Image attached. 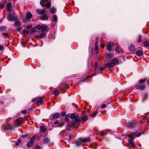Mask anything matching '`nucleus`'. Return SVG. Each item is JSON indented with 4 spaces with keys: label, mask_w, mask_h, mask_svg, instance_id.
I'll return each mask as SVG.
<instances>
[{
    "label": "nucleus",
    "mask_w": 149,
    "mask_h": 149,
    "mask_svg": "<svg viewBox=\"0 0 149 149\" xmlns=\"http://www.w3.org/2000/svg\"><path fill=\"white\" fill-rule=\"evenodd\" d=\"M35 28L39 30V32L40 33L39 35L36 36L37 38H44L45 37V32L47 31L48 29L47 26L44 24L37 25L35 26Z\"/></svg>",
    "instance_id": "1"
},
{
    "label": "nucleus",
    "mask_w": 149,
    "mask_h": 149,
    "mask_svg": "<svg viewBox=\"0 0 149 149\" xmlns=\"http://www.w3.org/2000/svg\"><path fill=\"white\" fill-rule=\"evenodd\" d=\"M70 118L72 120V122L71 123H68V126L71 127H73L76 123L81 122V118L79 117L78 114L77 113H73L70 115Z\"/></svg>",
    "instance_id": "2"
},
{
    "label": "nucleus",
    "mask_w": 149,
    "mask_h": 149,
    "mask_svg": "<svg viewBox=\"0 0 149 149\" xmlns=\"http://www.w3.org/2000/svg\"><path fill=\"white\" fill-rule=\"evenodd\" d=\"M15 13H13V15L11 14H9L7 17V19L8 21H15L18 19L17 16H15Z\"/></svg>",
    "instance_id": "3"
},
{
    "label": "nucleus",
    "mask_w": 149,
    "mask_h": 149,
    "mask_svg": "<svg viewBox=\"0 0 149 149\" xmlns=\"http://www.w3.org/2000/svg\"><path fill=\"white\" fill-rule=\"evenodd\" d=\"M48 1V0H41L40 1V4L42 6L44 7L45 6H46V7L49 8L51 6V3L49 2H47L46 4L45 3V2Z\"/></svg>",
    "instance_id": "4"
},
{
    "label": "nucleus",
    "mask_w": 149,
    "mask_h": 149,
    "mask_svg": "<svg viewBox=\"0 0 149 149\" xmlns=\"http://www.w3.org/2000/svg\"><path fill=\"white\" fill-rule=\"evenodd\" d=\"M40 135L42 136L45 137L46 136L45 132L47 130L46 128L43 126H41L40 127Z\"/></svg>",
    "instance_id": "5"
},
{
    "label": "nucleus",
    "mask_w": 149,
    "mask_h": 149,
    "mask_svg": "<svg viewBox=\"0 0 149 149\" xmlns=\"http://www.w3.org/2000/svg\"><path fill=\"white\" fill-rule=\"evenodd\" d=\"M35 139L36 136H34L31 138L29 141L27 143L26 146L28 148H29L33 145L35 141Z\"/></svg>",
    "instance_id": "6"
},
{
    "label": "nucleus",
    "mask_w": 149,
    "mask_h": 149,
    "mask_svg": "<svg viewBox=\"0 0 149 149\" xmlns=\"http://www.w3.org/2000/svg\"><path fill=\"white\" fill-rule=\"evenodd\" d=\"M113 45V43L111 41H110L107 45V49L109 51H111L112 50V47Z\"/></svg>",
    "instance_id": "7"
},
{
    "label": "nucleus",
    "mask_w": 149,
    "mask_h": 149,
    "mask_svg": "<svg viewBox=\"0 0 149 149\" xmlns=\"http://www.w3.org/2000/svg\"><path fill=\"white\" fill-rule=\"evenodd\" d=\"M32 15L31 13L27 12L26 14V18L23 20L24 22H26V21H29L32 17Z\"/></svg>",
    "instance_id": "8"
},
{
    "label": "nucleus",
    "mask_w": 149,
    "mask_h": 149,
    "mask_svg": "<svg viewBox=\"0 0 149 149\" xmlns=\"http://www.w3.org/2000/svg\"><path fill=\"white\" fill-rule=\"evenodd\" d=\"M79 140L80 141H81L82 142L84 143L90 141H91V139L89 137L85 138H84L80 137L79 138Z\"/></svg>",
    "instance_id": "9"
},
{
    "label": "nucleus",
    "mask_w": 149,
    "mask_h": 149,
    "mask_svg": "<svg viewBox=\"0 0 149 149\" xmlns=\"http://www.w3.org/2000/svg\"><path fill=\"white\" fill-rule=\"evenodd\" d=\"M60 114L59 113H56L54 114H52L50 116V118L51 119H56L60 116Z\"/></svg>",
    "instance_id": "10"
},
{
    "label": "nucleus",
    "mask_w": 149,
    "mask_h": 149,
    "mask_svg": "<svg viewBox=\"0 0 149 149\" xmlns=\"http://www.w3.org/2000/svg\"><path fill=\"white\" fill-rule=\"evenodd\" d=\"M50 142V140L49 139L47 138H45L41 140L40 143L42 144H44L49 143Z\"/></svg>",
    "instance_id": "11"
},
{
    "label": "nucleus",
    "mask_w": 149,
    "mask_h": 149,
    "mask_svg": "<svg viewBox=\"0 0 149 149\" xmlns=\"http://www.w3.org/2000/svg\"><path fill=\"white\" fill-rule=\"evenodd\" d=\"M111 63L114 65H118L119 64V62L118 59L116 58L113 59L111 60Z\"/></svg>",
    "instance_id": "12"
},
{
    "label": "nucleus",
    "mask_w": 149,
    "mask_h": 149,
    "mask_svg": "<svg viewBox=\"0 0 149 149\" xmlns=\"http://www.w3.org/2000/svg\"><path fill=\"white\" fill-rule=\"evenodd\" d=\"M135 88L137 89L143 90L145 88V86L144 85H137L135 86Z\"/></svg>",
    "instance_id": "13"
},
{
    "label": "nucleus",
    "mask_w": 149,
    "mask_h": 149,
    "mask_svg": "<svg viewBox=\"0 0 149 149\" xmlns=\"http://www.w3.org/2000/svg\"><path fill=\"white\" fill-rule=\"evenodd\" d=\"M135 126V124L132 122H130L128 123L127 125V126L129 128H133Z\"/></svg>",
    "instance_id": "14"
},
{
    "label": "nucleus",
    "mask_w": 149,
    "mask_h": 149,
    "mask_svg": "<svg viewBox=\"0 0 149 149\" xmlns=\"http://www.w3.org/2000/svg\"><path fill=\"white\" fill-rule=\"evenodd\" d=\"M55 125H58V127H61L64 125V123L63 122H61L58 121V120H56L54 122Z\"/></svg>",
    "instance_id": "15"
},
{
    "label": "nucleus",
    "mask_w": 149,
    "mask_h": 149,
    "mask_svg": "<svg viewBox=\"0 0 149 149\" xmlns=\"http://www.w3.org/2000/svg\"><path fill=\"white\" fill-rule=\"evenodd\" d=\"M45 10H44L38 9L36 10V12L39 15H42L45 13Z\"/></svg>",
    "instance_id": "16"
},
{
    "label": "nucleus",
    "mask_w": 149,
    "mask_h": 149,
    "mask_svg": "<svg viewBox=\"0 0 149 149\" xmlns=\"http://www.w3.org/2000/svg\"><path fill=\"white\" fill-rule=\"evenodd\" d=\"M12 7L11 4L10 3H8L6 6V8L8 12H10Z\"/></svg>",
    "instance_id": "17"
},
{
    "label": "nucleus",
    "mask_w": 149,
    "mask_h": 149,
    "mask_svg": "<svg viewBox=\"0 0 149 149\" xmlns=\"http://www.w3.org/2000/svg\"><path fill=\"white\" fill-rule=\"evenodd\" d=\"M43 102V100L42 98L41 97L38 98H36V102L37 103H40L41 104Z\"/></svg>",
    "instance_id": "18"
},
{
    "label": "nucleus",
    "mask_w": 149,
    "mask_h": 149,
    "mask_svg": "<svg viewBox=\"0 0 149 149\" xmlns=\"http://www.w3.org/2000/svg\"><path fill=\"white\" fill-rule=\"evenodd\" d=\"M129 48L130 50L131 51H134L135 49V46L134 45L132 44L130 45Z\"/></svg>",
    "instance_id": "19"
},
{
    "label": "nucleus",
    "mask_w": 149,
    "mask_h": 149,
    "mask_svg": "<svg viewBox=\"0 0 149 149\" xmlns=\"http://www.w3.org/2000/svg\"><path fill=\"white\" fill-rule=\"evenodd\" d=\"M49 18L47 15H44L40 17V19L42 20H47Z\"/></svg>",
    "instance_id": "20"
},
{
    "label": "nucleus",
    "mask_w": 149,
    "mask_h": 149,
    "mask_svg": "<svg viewBox=\"0 0 149 149\" xmlns=\"http://www.w3.org/2000/svg\"><path fill=\"white\" fill-rule=\"evenodd\" d=\"M113 65L110 62H108L107 64L105 65V66L109 68H110L113 67Z\"/></svg>",
    "instance_id": "21"
},
{
    "label": "nucleus",
    "mask_w": 149,
    "mask_h": 149,
    "mask_svg": "<svg viewBox=\"0 0 149 149\" xmlns=\"http://www.w3.org/2000/svg\"><path fill=\"white\" fill-rule=\"evenodd\" d=\"M114 54L111 53H109L107 54V57L109 58H110L113 57Z\"/></svg>",
    "instance_id": "22"
},
{
    "label": "nucleus",
    "mask_w": 149,
    "mask_h": 149,
    "mask_svg": "<svg viewBox=\"0 0 149 149\" xmlns=\"http://www.w3.org/2000/svg\"><path fill=\"white\" fill-rule=\"evenodd\" d=\"M15 22L14 23V25L16 26H20L21 24V22L20 21L17 20L15 21Z\"/></svg>",
    "instance_id": "23"
},
{
    "label": "nucleus",
    "mask_w": 149,
    "mask_h": 149,
    "mask_svg": "<svg viewBox=\"0 0 149 149\" xmlns=\"http://www.w3.org/2000/svg\"><path fill=\"white\" fill-rule=\"evenodd\" d=\"M143 54V51L141 50H138L136 52V54L138 55L141 56Z\"/></svg>",
    "instance_id": "24"
},
{
    "label": "nucleus",
    "mask_w": 149,
    "mask_h": 149,
    "mask_svg": "<svg viewBox=\"0 0 149 149\" xmlns=\"http://www.w3.org/2000/svg\"><path fill=\"white\" fill-rule=\"evenodd\" d=\"M50 12L53 14L56 11V9L55 8H53L50 10Z\"/></svg>",
    "instance_id": "25"
},
{
    "label": "nucleus",
    "mask_w": 149,
    "mask_h": 149,
    "mask_svg": "<svg viewBox=\"0 0 149 149\" xmlns=\"http://www.w3.org/2000/svg\"><path fill=\"white\" fill-rule=\"evenodd\" d=\"M59 90L58 89H56L54 91L52 94H54L55 95H57L58 94Z\"/></svg>",
    "instance_id": "26"
},
{
    "label": "nucleus",
    "mask_w": 149,
    "mask_h": 149,
    "mask_svg": "<svg viewBox=\"0 0 149 149\" xmlns=\"http://www.w3.org/2000/svg\"><path fill=\"white\" fill-rule=\"evenodd\" d=\"M81 118V120H88V116H84L83 117H80Z\"/></svg>",
    "instance_id": "27"
},
{
    "label": "nucleus",
    "mask_w": 149,
    "mask_h": 149,
    "mask_svg": "<svg viewBox=\"0 0 149 149\" xmlns=\"http://www.w3.org/2000/svg\"><path fill=\"white\" fill-rule=\"evenodd\" d=\"M6 29V27L5 26H2L0 27V31H2L5 30Z\"/></svg>",
    "instance_id": "28"
},
{
    "label": "nucleus",
    "mask_w": 149,
    "mask_h": 149,
    "mask_svg": "<svg viewBox=\"0 0 149 149\" xmlns=\"http://www.w3.org/2000/svg\"><path fill=\"white\" fill-rule=\"evenodd\" d=\"M146 81V79H141L139 80V82L140 84H143Z\"/></svg>",
    "instance_id": "29"
},
{
    "label": "nucleus",
    "mask_w": 149,
    "mask_h": 149,
    "mask_svg": "<svg viewBox=\"0 0 149 149\" xmlns=\"http://www.w3.org/2000/svg\"><path fill=\"white\" fill-rule=\"evenodd\" d=\"M144 45L146 47L149 46V42L147 41H145L144 42Z\"/></svg>",
    "instance_id": "30"
},
{
    "label": "nucleus",
    "mask_w": 149,
    "mask_h": 149,
    "mask_svg": "<svg viewBox=\"0 0 149 149\" xmlns=\"http://www.w3.org/2000/svg\"><path fill=\"white\" fill-rule=\"evenodd\" d=\"M98 112V111L97 110L94 113H93L92 114V116L93 117H95L96 116L97 114V113Z\"/></svg>",
    "instance_id": "31"
},
{
    "label": "nucleus",
    "mask_w": 149,
    "mask_h": 149,
    "mask_svg": "<svg viewBox=\"0 0 149 149\" xmlns=\"http://www.w3.org/2000/svg\"><path fill=\"white\" fill-rule=\"evenodd\" d=\"M136 134L135 133H134L131 134H127V136L128 137H130V138L133 137L135 136V134Z\"/></svg>",
    "instance_id": "32"
},
{
    "label": "nucleus",
    "mask_w": 149,
    "mask_h": 149,
    "mask_svg": "<svg viewBox=\"0 0 149 149\" xmlns=\"http://www.w3.org/2000/svg\"><path fill=\"white\" fill-rule=\"evenodd\" d=\"M53 18L54 20L55 21H56L57 20V17L56 15H54L53 16Z\"/></svg>",
    "instance_id": "33"
},
{
    "label": "nucleus",
    "mask_w": 149,
    "mask_h": 149,
    "mask_svg": "<svg viewBox=\"0 0 149 149\" xmlns=\"http://www.w3.org/2000/svg\"><path fill=\"white\" fill-rule=\"evenodd\" d=\"M131 144V146L133 147H136V145L134 144V143L133 141L131 142L130 143H129Z\"/></svg>",
    "instance_id": "34"
},
{
    "label": "nucleus",
    "mask_w": 149,
    "mask_h": 149,
    "mask_svg": "<svg viewBox=\"0 0 149 149\" xmlns=\"http://www.w3.org/2000/svg\"><path fill=\"white\" fill-rule=\"evenodd\" d=\"M142 37L140 35H139L138 36V42H140L141 41Z\"/></svg>",
    "instance_id": "35"
},
{
    "label": "nucleus",
    "mask_w": 149,
    "mask_h": 149,
    "mask_svg": "<svg viewBox=\"0 0 149 149\" xmlns=\"http://www.w3.org/2000/svg\"><path fill=\"white\" fill-rule=\"evenodd\" d=\"M134 139V138L133 137L130 138L128 140L129 143H130L131 142H133Z\"/></svg>",
    "instance_id": "36"
},
{
    "label": "nucleus",
    "mask_w": 149,
    "mask_h": 149,
    "mask_svg": "<svg viewBox=\"0 0 149 149\" xmlns=\"http://www.w3.org/2000/svg\"><path fill=\"white\" fill-rule=\"evenodd\" d=\"M36 32V29L34 28H32L31 29V32L34 33Z\"/></svg>",
    "instance_id": "37"
},
{
    "label": "nucleus",
    "mask_w": 149,
    "mask_h": 149,
    "mask_svg": "<svg viewBox=\"0 0 149 149\" xmlns=\"http://www.w3.org/2000/svg\"><path fill=\"white\" fill-rule=\"evenodd\" d=\"M148 97V95H145L144 97V98L143 100V102H144L147 99Z\"/></svg>",
    "instance_id": "38"
},
{
    "label": "nucleus",
    "mask_w": 149,
    "mask_h": 149,
    "mask_svg": "<svg viewBox=\"0 0 149 149\" xmlns=\"http://www.w3.org/2000/svg\"><path fill=\"white\" fill-rule=\"evenodd\" d=\"M107 105L106 104H103L101 108L102 109L105 108L107 107Z\"/></svg>",
    "instance_id": "39"
},
{
    "label": "nucleus",
    "mask_w": 149,
    "mask_h": 149,
    "mask_svg": "<svg viewBox=\"0 0 149 149\" xmlns=\"http://www.w3.org/2000/svg\"><path fill=\"white\" fill-rule=\"evenodd\" d=\"M115 50L118 53H120V52L119 51L118 48V47L116 48Z\"/></svg>",
    "instance_id": "40"
},
{
    "label": "nucleus",
    "mask_w": 149,
    "mask_h": 149,
    "mask_svg": "<svg viewBox=\"0 0 149 149\" xmlns=\"http://www.w3.org/2000/svg\"><path fill=\"white\" fill-rule=\"evenodd\" d=\"M32 27V25L31 24L28 25L27 26V29H31Z\"/></svg>",
    "instance_id": "41"
},
{
    "label": "nucleus",
    "mask_w": 149,
    "mask_h": 149,
    "mask_svg": "<svg viewBox=\"0 0 149 149\" xmlns=\"http://www.w3.org/2000/svg\"><path fill=\"white\" fill-rule=\"evenodd\" d=\"M21 113L23 114H25L26 113V110H22L21 111Z\"/></svg>",
    "instance_id": "42"
},
{
    "label": "nucleus",
    "mask_w": 149,
    "mask_h": 149,
    "mask_svg": "<svg viewBox=\"0 0 149 149\" xmlns=\"http://www.w3.org/2000/svg\"><path fill=\"white\" fill-rule=\"evenodd\" d=\"M2 35L5 37H7L8 36V33H2Z\"/></svg>",
    "instance_id": "43"
},
{
    "label": "nucleus",
    "mask_w": 149,
    "mask_h": 149,
    "mask_svg": "<svg viewBox=\"0 0 149 149\" xmlns=\"http://www.w3.org/2000/svg\"><path fill=\"white\" fill-rule=\"evenodd\" d=\"M98 49V47L97 45V43L95 44V51H97Z\"/></svg>",
    "instance_id": "44"
},
{
    "label": "nucleus",
    "mask_w": 149,
    "mask_h": 149,
    "mask_svg": "<svg viewBox=\"0 0 149 149\" xmlns=\"http://www.w3.org/2000/svg\"><path fill=\"white\" fill-rule=\"evenodd\" d=\"M101 134L102 135L104 136L106 135V134L104 132H101Z\"/></svg>",
    "instance_id": "45"
},
{
    "label": "nucleus",
    "mask_w": 149,
    "mask_h": 149,
    "mask_svg": "<svg viewBox=\"0 0 149 149\" xmlns=\"http://www.w3.org/2000/svg\"><path fill=\"white\" fill-rule=\"evenodd\" d=\"M4 6L3 4L2 3H0V8L2 9Z\"/></svg>",
    "instance_id": "46"
},
{
    "label": "nucleus",
    "mask_w": 149,
    "mask_h": 149,
    "mask_svg": "<svg viewBox=\"0 0 149 149\" xmlns=\"http://www.w3.org/2000/svg\"><path fill=\"white\" fill-rule=\"evenodd\" d=\"M101 47L103 49L104 47V43H101L100 45Z\"/></svg>",
    "instance_id": "47"
},
{
    "label": "nucleus",
    "mask_w": 149,
    "mask_h": 149,
    "mask_svg": "<svg viewBox=\"0 0 149 149\" xmlns=\"http://www.w3.org/2000/svg\"><path fill=\"white\" fill-rule=\"evenodd\" d=\"M68 120H69L68 117L67 116H66L65 117V121L66 122H67V121H68Z\"/></svg>",
    "instance_id": "48"
},
{
    "label": "nucleus",
    "mask_w": 149,
    "mask_h": 149,
    "mask_svg": "<svg viewBox=\"0 0 149 149\" xmlns=\"http://www.w3.org/2000/svg\"><path fill=\"white\" fill-rule=\"evenodd\" d=\"M41 148L40 146H36L35 149H40Z\"/></svg>",
    "instance_id": "49"
},
{
    "label": "nucleus",
    "mask_w": 149,
    "mask_h": 149,
    "mask_svg": "<svg viewBox=\"0 0 149 149\" xmlns=\"http://www.w3.org/2000/svg\"><path fill=\"white\" fill-rule=\"evenodd\" d=\"M27 135V134L22 135L21 136V137L22 138H25Z\"/></svg>",
    "instance_id": "50"
},
{
    "label": "nucleus",
    "mask_w": 149,
    "mask_h": 149,
    "mask_svg": "<svg viewBox=\"0 0 149 149\" xmlns=\"http://www.w3.org/2000/svg\"><path fill=\"white\" fill-rule=\"evenodd\" d=\"M0 50H3V47L2 45H0Z\"/></svg>",
    "instance_id": "51"
},
{
    "label": "nucleus",
    "mask_w": 149,
    "mask_h": 149,
    "mask_svg": "<svg viewBox=\"0 0 149 149\" xmlns=\"http://www.w3.org/2000/svg\"><path fill=\"white\" fill-rule=\"evenodd\" d=\"M65 111H63L62 112V116H64V115H65Z\"/></svg>",
    "instance_id": "52"
},
{
    "label": "nucleus",
    "mask_w": 149,
    "mask_h": 149,
    "mask_svg": "<svg viewBox=\"0 0 149 149\" xmlns=\"http://www.w3.org/2000/svg\"><path fill=\"white\" fill-rule=\"evenodd\" d=\"M35 101H36V99H33L32 100V102H35Z\"/></svg>",
    "instance_id": "53"
},
{
    "label": "nucleus",
    "mask_w": 149,
    "mask_h": 149,
    "mask_svg": "<svg viewBox=\"0 0 149 149\" xmlns=\"http://www.w3.org/2000/svg\"><path fill=\"white\" fill-rule=\"evenodd\" d=\"M141 133H138L137 135V136L138 137H139L140 136H141Z\"/></svg>",
    "instance_id": "54"
},
{
    "label": "nucleus",
    "mask_w": 149,
    "mask_h": 149,
    "mask_svg": "<svg viewBox=\"0 0 149 149\" xmlns=\"http://www.w3.org/2000/svg\"><path fill=\"white\" fill-rule=\"evenodd\" d=\"M97 67V63H96L95 66V68H96Z\"/></svg>",
    "instance_id": "55"
},
{
    "label": "nucleus",
    "mask_w": 149,
    "mask_h": 149,
    "mask_svg": "<svg viewBox=\"0 0 149 149\" xmlns=\"http://www.w3.org/2000/svg\"><path fill=\"white\" fill-rule=\"evenodd\" d=\"M19 143L17 142H15V145L16 146H17L18 144H19Z\"/></svg>",
    "instance_id": "56"
},
{
    "label": "nucleus",
    "mask_w": 149,
    "mask_h": 149,
    "mask_svg": "<svg viewBox=\"0 0 149 149\" xmlns=\"http://www.w3.org/2000/svg\"><path fill=\"white\" fill-rule=\"evenodd\" d=\"M17 142L19 143H20L21 142V141L20 139H18V141H17Z\"/></svg>",
    "instance_id": "57"
},
{
    "label": "nucleus",
    "mask_w": 149,
    "mask_h": 149,
    "mask_svg": "<svg viewBox=\"0 0 149 149\" xmlns=\"http://www.w3.org/2000/svg\"><path fill=\"white\" fill-rule=\"evenodd\" d=\"M23 31L24 33H25L27 32V31L24 30H23Z\"/></svg>",
    "instance_id": "58"
},
{
    "label": "nucleus",
    "mask_w": 149,
    "mask_h": 149,
    "mask_svg": "<svg viewBox=\"0 0 149 149\" xmlns=\"http://www.w3.org/2000/svg\"><path fill=\"white\" fill-rule=\"evenodd\" d=\"M3 21V19L1 18L0 19V23L1 22Z\"/></svg>",
    "instance_id": "59"
},
{
    "label": "nucleus",
    "mask_w": 149,
    "mask_h": 149,
    "mask_svg": "<svg viewBox=\"0 0 149 149\" xmlns=\"http://www.w3.org/2000/svg\"><path fill=\"white\" fill-rule=\"evenodd\" d=\"M22 29L21 28H19L18 29V30L19 31H20Z\"/></svg>",
    "instance_id": "60"
},
{
    "label": "nucleus",
    "mask_w": 149,
    "mask_h": 149,
    "mask_svg": "<svg viewBox=\"0 0 149 149\" xmlns=\"http://www.w3.org/2000/svg\"><path fill=\"white\" fill-rule=\"evenodd\" d=\"M76 144L77 145H78L77 143Z\"/></svg>",
    "instance_id": "61"
}]
</instances>
